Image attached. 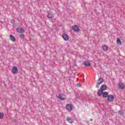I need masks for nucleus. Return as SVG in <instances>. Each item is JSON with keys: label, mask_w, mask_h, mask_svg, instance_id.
Segmentation results:
<instances>
[{"label": "nucleus", "mask_w": 125, "mask_h": 125, "mask_svg": "<svg viewBox=\"0 0 125 125\" xmlns=\"http://www.w3.org/2000/svg\"><path fill=\"white\" fill-rule=\"evenodd\" d=\"M109 93L108 92H97V95L98 96L100 97L102 95H103V97H104V98H107V97L108 98V97L109 96Z\"/></svg>", "instance_id": "obj_1"}, {"label": "nucleus", "mask_w": 125, "mask_h": 125, "mask_svg": "<svg viewBox=\"0 0 125 125\" xmlns=\"http://www.w3.org/2000/svg\"><path fill=\"white\" fill-rule=\"evenodd\" d=\"M47 17L49 18V19H51L53 17V13L52 12H49L47 16Z\"/></svg>", "instance_id": "obj_13"}, {"label": "nucleus", "mask_w": 125, "mask_h": 125, "mask_svg": "<svg viewBox=\"0 0 125 125\" xmlns=\"http://www.w3.org/2000/svg\"><path fill=\"white\" fill-rule=\"evenodd\" d=\"M12 73L13 74H18V68L17 66H13L12 69Z\"/></svg>", "instance_id": "obj_7"}, {"label": "nucleus", "mask_w": 125, "mask_h": 125, "mask_svg": "<svg viewBox=\"0 0 125 125\" xmlns=\"http://www.w3.org/2000/svg\"><path fill=\"white\" fill-rule=\"evenodd\" d=\"M102 49L103 50H104V51H107V50H108V47H107V46L105 45H103L102 46Z\"/></svg>", "instance_id": "obj_15"}, {"label": "nucleus", "mask_w": 125, "mask_h": 125, "mask_svg": "<svg viewBox=\"0 0 125 125\" xmlns=\"http://www.w3.org/2000/svg\"><path fill=\"white\" fill-rule=\"evenodd\" d=\"M119 87L120 89H124L125 88V83H118Z\"/></svg>", "instance_id": "obj_9"}, {"label": "nucleus", "mask_w": 125, "mask_h": 125, "mask_svg": "<svg viewBox=\"0 0 125 125\" xmlns=\"http://www.w3.org/2000/svg\"><path fill=\"white\" fill-rule=\"evenodd\" d=\"M107 90V85L106 84H103L101 87V89L99 90L98 92H102Z\"/></svg>", "instance_id": "obj_4"}, {"label": "nucleus", "mask_w": 125, "mask_h": 125, "mask_svg": "<svg viewBox=\"0 0 125 125\" xmlns=\"http://www.w3.org/2000/svg\"><path fill=\"white\" fill-rule=\"evenodd\" d=\"M72 30L74 31V32H75V33H79L80 32V27L77 25H74L72 27Z\"/></svg>", "instance_id": "obj_3"}, {"label": "nucleus", "mask_w": 125, "mask_h": 125, "mask_svg": "<svg viewBox=\"0 0 125 125\" xmlns=\"http://www.w3.org/2000/svg\"><path fill=\"white\" fill-rule=\"evenodd\" d=\"M115 97L113 95H109L107 97V100L109 102H112V101H114V99Z\"/></svg>", "instance_id": "obj_5"}, {"label": "nucleus", "mask_w": 125, "mask_h": 125, "mask_svg": "<svg viewBox=\"0 0 125 125\" xmlns=\"http://www.w3.org/2000/svg\"><path fill=\"white\" fill-rule=\"evenodd\" d=\"M83 64L86 67H89V66H90L91 65L90 63H89V62L87 61H84L83 62Z\"/></svg>", "instance_id": "obj_14"}, {"label": "nucleus", "mask_w": 125, "mask_h": 125, "mask_svg": "<svg viewBox=\"0 0 125 125\" xmlns=\"http://www.w3.org/2000/svg\"><path fill=\"white\" fill-rule=\"evenodd\" d=\"M66 108L68 111H72V110H73V105L72 104H67Z\"/></svg>", "instance_id": "obj_8"}, {"label": "nucleus", "mask_w": 125, "mask_h": 125, "mask_svg": "<svg viewBox=\"0 0 125 125\" xmlns=\"http://www.w3.org/2000/svg\"><path fill=\"white\" fill-rule=\"evenodd\" d=\"M62 38L65 41H69V36L66 33H64L62 35Z\"/></svg>", "instance_id": "obj_6"}, {"label": "nucleus", "mask_w": 125, "mask_h": 125, "mask_svg": "<svg viewBox=\"0 0 125 125\" xmlns=\"http://www.w3.org/2000/svg\"><path fill=\"white\" fill-rule=\"evenodd\" d=\"M77 86H78V87H81L82 86V84L81 83H78L77 84Z\"/></svg>", "instance_id": "obj_22"}, {"label": "nucleus", "mask_w": 125, "mask_h": 125, "mask_svg": "<svg viewBox=\"0 0 125 125\" xmlns=\"http://www.w3.org/2000/svg\"><path fill=\"white\" fill-rule=\"evenodd\" d=\"M104 83V80L102 78H100L98 79L97 84L96 85V88H99V86H100V84H101V83Z\"/></svg>", "instance_id": "obj_2"}, {"label": "nucleus", "mask_w": 125, "mask_h": 125, "mask_svg": "<svg viewBox=\"0 0 125 125\" xmlns=\"http://www.w3.org/2000/svg\"><path fill=\"white\" fill-rule=\"evenodd\" d=\"M3 117H4V113L0 112V119H3Z\"/></svg>", "instance_id": "obj_20"}, {"label": "nucleus", "mask_w": 125, "mask_h": 125, "mask_svg": "<svg viewBox=\"0 0 125 125\" xmlns=\"http://www.w3.org/2000/svg\"><path fill=\"white\" fill-rule=\"evenodd\" d=\"M118 114H119V115H121V116H123V115L125 114V113L124 112V111H123V110H119L118 111Z\"/></svg>", "instance_id": "obj_19"}, {"label": "nucleus", "mask_w": 125, "mask_h": 125, "mask_svg": "<svg viewBox=\"0 0 125 125\" xmlns=\"http://www.w3.org/2000/svg\"><path fill=\"white\" fill-rule=\"evenodd\" d=\"M19 38L21 40H24L25 39V35L21 34L19 35Z\"/></svg>", "instance_id": "obj_16"}, {"label": "nucleus", "mask_w": 125, "mask_h": 125, "mask_svg": "<svg viewBox=\"0 0 125 125\" xmlns=\"http://www.w3.org/2000/svg\"><path fill=\"white\" fill-rule=\"evenodd\" d=\"M117 43L118 44H119L120 45H121V44H122V41H121V39H120V38H117Z\"/></svg>", "instance_id": "obj_17"}, {"label": "nucleus", "mask_w": 125, "mask_h": 125, "mask_svg": "<svg viewBox=\"0 0 125 125\" xmlns=\"http://www.w3.org/2000/svg\"><path fill=\"white\" fill-rule=\"evenodd\" d=\"M59 99H60V100H65V99H66L65 98L63 97V96H62L61 94L59 95Z\"/></svg>", "instance_id": "obj_18"}, {"label": "nucleus", "mask_w": 125, "mask_h": 125, "mask_svg": "<svg viewBox=\"0 0 125 125\" xmlns=\"http://www.w3.org/2000/svg\"><path fill=\"white\" fill-rule=\"evenodd\" d=\"M67 121L68 122V123H70V124H73L74 123V121H73V118H70L69 117H67Z\"/></svg>", "instance_id": "obj_12"}, {"label": "nucleus", "mask_w": 125, "mask_h": 125, "mask_svg": "<svg viewBox=\"0 0 125 125\" xmlns=\"http://www.w3.org/2000/svg\"><path fill=\"white\" fill-rule=\"evenodd\" d=\"M17 32H18V33H20L21 34H22V33H24L25 32V30L23 28H17L16 29Z\"/></svg>", "instance_id": "obj_11"}, {"label": "nucleus", "mask_w": 125, "mask_h": 125, "mask_svg": "<svg viewBox=\"0 0 125 125\" xmlns=\"http://www.w3.org/2000/svg\"><path fill=\"white\" fill-rule=\"evenodd\" d=\"M90 121H92V119H90Z\"/></svg>", "instance_id": "obj_23"}, {"label": "nucleus", "mask_w": 125, "mask_h": 125, "mask_svg": "<svg viewBox=\"0 0 125 125\" xmlns=\"http://www.w3.org/2000/svg\"><path fill=\"white\" fill-rule=\"evenodd\" d=\"M11 23L13 26H15V20H11Z\"/></svg>", "instance_id": "obj_21"}, {"label": "nucleus", "mask_w": 125, "mask_h": 125, "mask_svg": "<svg viewBox=\"0 0 125 125\" xmlns=\"http://www.w3.org/2000/svg\"><path fill=\"white\" fill-rule=\"evenodd\" d=\"M9 37L12 42H16V39L15 38V37H14V36H13V35H12V34H10L9 35Z\"/></svg>", "instance_id": "obj_10"}]
</instances>
